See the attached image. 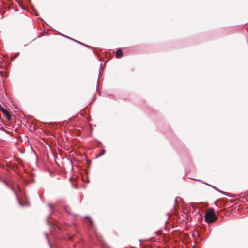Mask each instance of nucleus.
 <instances>
[{
    "label": "nucleus",
    "mask_w": 248,
    "mask_h": 248,
    "mask_svg": "<svg viewBox=\"0 0 248 248\" xmlns=\"http://www.w3.org/2000/svg\"><path fill=\"white\" fill-rule=\"evenodd\" d=\"M205 221L208 223H212L215 222L217 218L214 209H209L205 214Z\"/></svg>",
    "instance_id": "f257e3e1"
},
{
    "label": "nucleus",
    "mask_w": 248,
    "mask_h": 248,
    "mask_svg": "<svg viewBox=\"0 0 248 248\" xmlns=\"http://www.w3.org/2000/svg\"><path fill=\"white\" fill-rule=\"evenodd\" d=\"M0 110L3 112L4 115L6 116V118L9 120H11V116L9 113V112L5 109L2 105L0 104Z\"/></svg>",
    "instance_id": "f03ea898"
},
{
    "label": "nucleus",
    "mask_w": 248,
    "mask_h": 248,
    "mask_svg": "<svg viewBox=\"0 0 248 248\" xmlns=\"http://www.w3.org/2000/svg\"><path fill=\"white\" fill-rule=\"evenodd\" d=\"M122 56H123V52H122V51L120 49H119L116 51V57L117 58H121Z\"/></svg>",
    "instance_id": "7ed1b4c3"
},
{
    "label": "nucleus",
    "mask_w": 248,
    "mask_h": 248,
    "mask_svg": "<svg viewBox=\"0 0 248 248\" xmlns=\"http://www.w3.org/2000/svg\"><path fill=\"white\" fill-rule=\"evenodd\" d=\"M105 150L104 149H102L101 152H100V153L99 154V155H97L96 157H100L103 155H104V154L105 153Z\"/></svg>",
    "instance_id": "20e7f679"
},
{
    "label": "nucleus",
    "mask_w": 248,
    "mask_h": 248,
    "mask_svg": "<svg viewBox=\"0 0 248 248\" xmlns=\"http://www.w3.org/2000/svg\"><path fill=\"white\" fill-rule=\"evenodd\" d=\"M20 205H22V206H23V204L21 202H20Z\"/></svg>",
    "instance_id": "39448f33"
},
{
    "label": "nucleus",
    "mask_w": 248,
    "mask_h": 248,
    "mask_svg": "<svg viewBox=\"0 0 248 248\" xmlns=\"http://www.w3.org/2000/svg\"><path fill=\"white\" fill-rule=\"evenodd\" d=\"M90 222H91V224H92V222L91 220H90Z\"/></svg>",
    "instance_id": "423d86ee"
}]
</instances>
